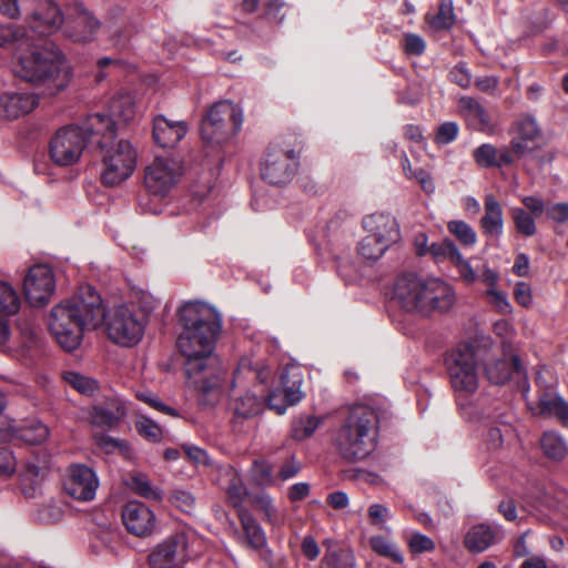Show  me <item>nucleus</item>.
<instances>
[{"mask_svg": "<svg viewBox=\"0 0 568 568\" xmlns=\"http://www.w3.org/2000/svg\"><path fill=\"white\" fill-rule=\"evenodd\" d=\"M104 322L110 339L123 346L136 344L144 333V325L134 310L125 305L115 307L106 321L102 298L90 285L57 304L50 312L48 326L58 344L72 352L81 344L85 331L95 329Z\"/></svg>", "mask_w": 568, "mask_h": 568, "instance_id": "1", "label": "nucleus"}, {"mask_svg": "<svg viewBox=\"0 0 568 568\" xmlns=\"http://www.w3.org/2000/svg\"><path fill=\"white\" fill-rule=\"evenodd\" d=\"M63 23V13L52 0H40L28 20L31 36L29 54L18 58L16 73L32 83L43 84L59 92L71 80V69L61 50L47 37L55 33Z\"/></svg>", "mask_w": 568, "mask_h": 568, "instance_id": "2", "label": "nucleus"}, {"mask_svg": "<svg viewBox=\"0 0 568 568\" xmlns=\"http://www.w3.org/2000/svg\"><path fill=\"white\" fill-rule=\"evenodd\" d=\"M182 332L176 346L185 358L184 371L189 378H196L209 369L207 362L222 329L219 313L201 302H187L178 312Z\"/></svg>", "mask_w": 568, "mask_h": 568, "instance_id": "3", "label": "nucleus"}, {"mask_svg": "<svg viewBox=\"0 0 568 568\" xmlns=\"http://www.w3.org/2000/svg\"><path fill=\"white\" fill-rule=\"evenodd\" d=\"M392 300L406 312L428 315L434 311H449L455 295L453 288L438 278H424L414 272H406L396 277Z\"/></svg>", "mask_w": 568, "mask_h": 568, "instance_id": "4", "label": "nucleus"}, {"mask_svg": "<svg viewBox=\"0 0 568 568\" xmlns=\"http://www.w3.org/2000/svg\"><path fill=\"white\" fill-rule=\"evenodd\" d=\"M113 122L100 114H89L81 125L70 124L60 128L49 143V155L59 166H70L78 162L84 148L95 143L102 130L106 139L113 136Z\"/></svg>", "mask_w": 568, "mask_h": 568, "instance_id": "5", "label": "nucleus"}, {"mask_svg": "<svg viewBox=\"0 0 568 568\" xmlns=\"http://www.w3.org/2000/svg\"><path fill=\"white\" fill-rule=\"evenodd\" d=\"M377 424L378 417L372 407L364 404L352 406L334 438L341 457L346 462L366 458L375 448Z\"/></svg>", "mask_w": 568, "mask_h": 568, "instance_id": "6", "label": "nucleus"}, {"mask_svg": "<svg viewBox=\"0 0 568 568\" xmlns=\"http://www.w3.org/2000/svg\"><path fill=\"white\" fill-rule=\"evenodd\" d=\"M242 111L230 101L214 103L201 121L200 133L206 148H221L241 130Z\"/></svg>", "mask_w": 568, "mask_h": 568, "instance_id": "7", "label": "nucleus"}, {"mask_svg": "<svg viewBox=\"0 0 568 568\" xmlns=\"http://www.w3.org/2000/svg\"><path fill=\"white\" fill-rule=\"evenodd\" d=\"M115 138L106 139L102 131L95 144L102 153L103 171L101 181L106 186H114L129 179L136 164V152L126 140L114 144Z\"/></svg>", "mask_w": 568, "mask_h": 568, "instance_id": "8", "label": "nucleus"}, {"mask_svg": "<svg viewBox=\"0 0 568 568\" xmlns=\"http://www.w3.org/2000/svg\"><path fill=\"white\" fill-rule=\"evenodd\" d=\"M449 382L455 392L471 394L478 387L475 351L469 343H460L447 352L444 359Z\"/></svg>", "mask_w": 568, "mask_h": 568, "instance_id": "9", "label": "nucleus"}, {"mask_svg": "<svg viewBox=\"0 0 568 568\" xmlns=\"http://www.w3.org/2000/svg\"><path fill=\"white\" fill-rule=\"evenodd\" d=\"M298 166V152L271 144L261 164V178L271 185L283 186L294 179Z\"/></svg>", "mask_w": 568, "mask_h": 568, "instance_id": "10", "label": "nucleus"}, {"mask_svg": "<svg viewBox=\"0 0 568 568\" xmlns=\"http://www.w3.org/2000/svg\"><path fill=\"white\" fill-rule=\"evenodd\" d=\"M303 379V372L300 367L285 366L280 375V387L271 390L266 396L268 408L282 415L288 406L301 402L304 397V393L301 390Z\"/></svg>", "mask_w": 568, "mask_h": 568, "instance_id": "11", "label": "nucleus"}, {"mask_svg": "<svg viewBox=\"0 0 568 568\" xmlns=\"http://www.w3.org/2000/svg\"><path fill=\"white\" fill-rule=\"evenodd\" d=\"M55 290L53 271L45 264L31 266L23 278V293L32 307L45 306Z\"/></svg>", "mask_w": 568, "mask_h": 568, "instance_id": "12", "label": "nucleus"}, {"mask_svg": "<svg viewBox=\"0 0 568 568\" xmlns=\"http://www.w3.org/2000/svg\"><path fill=\"white\" fill-rule=\"evenodd\" d=\"M181 175V168L176 161L166 158H156L145 169L144 186L153 195L165 196Z\"/></svg>", "mask_w": 568, "mask_h": 568, "instance_id": "13", "label": "nucleus"}, {"mask_svg": "<svg viewBox=\"0 0 568 568\" xmlns=\"http://www.w3.org/2000/svg\"><path fill=\"white\" fill-rule=\"evenodd\" d=\"M99 487V478L94 470L83 464H72L68 467L63 480L67 495L78 501L94 499Z\"/></svg>", "mask_w": 568, "mask_h": 568, "instance_id": "14", "label": "nucleus"}, {"mask_svg": "<svg viewBox=\"0 0 568 568\" xmlns=\"http://www.w3.org/2000/svg\"><path fill=\"white\" fill-rule=\"evenodd\" d=\"M122 521L130 534L145 537L154 529L155 515L145 504L130 500L123 507Z\"/></svg>", "mask_w": 568, "mask_h": 568, "instance_id": "15", "label": "nucleus"}, {"mask_svg": "<svg viewBox=\"0 0 568 568\" xmlns=\"http://www.w3.org/2000/svg\"><path fill=\"white\" fill-rule=\"evenodd\" d=\"M485 374L488 381L495 385L506 384L514 375L523 376L525 378L523 394L525 395L529 390L523 364L517 355H514L510 359L497 358L486 363Z\"/></svg>", "mask_w": 568, "mask_h": 568, "instance_id": "16", "label": "nucleus"}, {"mask_svg": "<svg viewBox=\"0 0 568 568\" xmlns=\"http://www.w3.org/2000/svg\"><path fill=\"white\" fill-rule=\"evenodd\" d=\"M39 103L38 97L31 92H4L0 95V116L16 120L30 113Z\"/></svg>", "mask_w": 568, "mask_h": 568, "instance_id": "17", "label": "nucleus"}, {"mask_svg": "<svg viewBox=\"0 0 568 568\" xmlns=\"http://www.w3.org/2000/svg\"><path fill=\"white\" fill-rule=\"evenodd\" d=\"M186 132L187 125L183 121H171L162 114L153 119L152 136L154 143L160 148H174Z\"/></svg>", "mask_w": 568, "mask_h": 568, "instance_id": "18", "label": "nucleus"}, {"mask_svg": "<svg viewBox=\"0 0 568 568\" xmlns=\"http://www.w3.org/2000/svg\"><path fill=\"white\" fill-rule=\"evenodd\" d=\"M363 227L367 235L377 237L378 241L388 245L396 243L399 237V227L396 219L388 213H374L363 219Z\"/></svg>", "mask_w": 568, "mask_h": 568, "instance_id": "19", "label": "nucleus"}, {"mask_svg": "<svg viewBox=\"0 0 568 568\" xmlns=\"http://www.w3.org/2000/svg\"><path fill=\"white\" fill-rule=\"evenodd\" d=\"M536 415L556 417L562 426H568V403L561 395L549 389L539 393Z\"/></svg>", "mask_w": 568, "mask_h": 568, "instance_id": "20", "label": "nucleus"}, {"mask_svg": "<svg viewBox=\"0 0 568 568\" xmlns=\"http://www.w3.org/2000/svg\"><path fill=\"white\" fill-rule=\"evenodd\" d=\"M184 549V536H171L152 550L149 555V564L152 568H168L174 562L176 554Z\"/></svg>", "mask_w": 568, "mask_h": 568, "instance_id": "21", "label": "nucleus"}, {"mask_svg": "<svg viewBox=\"0 0 568 568\" xmlns=\"http://www.w3.org/2000/svg\"><path fill=\"white\" fill-rule=\"evenodd\" d=\"M239 519L242 527V534L237 532L241 545L252 550L265 546V531L252 514L246 509H240Z\"/></svg>", "mask_w": 568, "mask_h": 568, "instance_id": "22", "label": "nucleus"}, {"mask_svg": "<svg viewBox=\"0 0 568 568\" xmlns=\"http://www.w3.org/2000/svg\"><path fill=\"white\" fill-rule=\"evenodd\" d=\"M473 158L481 168H503L515 161L508 146L497 149L490 143H483L476 148L473 151Z\"/></svg>", "mask_w": 568, "mask_h": 568, "instance_id": "23", "label": "nucleus"}, {"mask_svg": "<svg viewBox=\"0 0 568 568\" xmlns=\"http://www.w3.org/2000/svg\"><path fill=\"white\" fill-rule=\"evenodd\" d=\"M100 22L87 10L78 13L71 24L67 26L65 33L74 42H89L93 39Z\"/></svg>", "mask_w": 568, "mask_h": 568, "instance_id": "24", "label": "nucleus"}, {"mask_svg": "<svg viewBox=\"0 0 568 568\" xmlns=\"http://www.w3.org/2000/svg\"><path fill=\"white\" fill-rule=\"evenodd\" d=\"M113 122V136L116 138V121L129 123L135 115V104L130 94H116L109 102V113H99Z\"/></svg>", "mask_w": 568, "mask_h": 568, "instance_id": "25", "label": "nucleus"}, {"mask_svg": "<svg viewBox=\"0 0 568 568\" xmlns=\"http://www.w3.org/2000/svg\"><path fill=\"white\" fill-rule=\"evenodd\" d=\"M485 213L480 219V227L487 236H499L504 230L503 207L494 195H487L484 202Z\"/></svg>", "mask_w": 568, "mask_h": 568, "instance_id": "26", "label": "nucleus"}, {"mask_svg": "<svg viewBox=\"0 0 568 568\" xmlns=\"http://www.w3.org/2000/svg\"><path fill=\"white\" fill-rule=\"evenodd\" d=\"M272 376V369L261 364L260 362L253 363L248 357L240 359L239 365L233 375L234 384H240L243 381L251 383L266 384Z\"/></svg>", "mask_w": 568, "mask_h": 568, "instance_id": "27", "label": "nucleus"}, {"mask_svg": "<svg viewBox=\"0 0 568 568\" xmlns=\"http://www.w3.org/2000/svg\"><path fill=\"white\" fill-rule=\"evenodd\" d=\"M326 551L321 560V568H355L354 551L337 542L325 541Z\"/></svg>", "mask_w": 568, "mask_h": 568, "instance_id": "28", "label": "nucleus"}, {"mask_svg": "<svg viewBox=\"0 0 568 568\" xmlns=\"http://www.w3.org/2000/svg\"><path fill=\"white\" fill-rule=\"evenodd\" d=\"M496 534L488 524L474 525L465 535L464 546L470 552H483L495 542Z\"/></svg>", "mask_w": 568, "mask_h": 568, "instance_id": "29", "label": "nucleus"}, {"mask_svg": "<svg viewBox=\"0 0 568 568\" xmlns=\"http://www.w3.org/2000/svg\"><path fill=\"white\" fill-rule=\"evenodd\" d=\"M266 399L260 398L255 394H246L234 399L232 409L236 420L250 419L258 415L263 409Z\"/></svg>", "mask_w": 568, "mask_h": 568, "instance_id": "30", "label": "nucleus"}, {"mask_svg": "<svg viewBox=\"0 0 568 568\" xmlns=\"http://www.w3.org/2000/svg\"><path fill=\"white\" fill-rule=\"evenodd\" d=\"M540 448L544 455L554 462H561L568 454L565 438L554 430L545 432L540 438Z\"/></svg>", "mask_w": 568, "mask_h": 568, "instance_id": "31", "label": "nucleus"}, {"mask_svg": "<svg viewBox=\"0 0 568 568\" xmlns=\"http://www.w3.org/2000/svg\"><path fill=\"white\" fill-rule=\"evenodd\" d=\"M462 104L467 121L475 130L483 132L490 126V118L483 104L473 98H463Z\"/></svg>", "mask_w": 568, "mask_h": 568, "instance_id": "32", "label": "nucleus"}, {"mask_svg": "<svg viewBox=\"0 0 568 568\" xmlns=\"http://www.w3.org/2000/svg\"><path fill=\"white\" fill-rule=\"evenodd\" d=\"M48 435L49 428L38 420L27 422L14 430L16 438L28 445H40L47 439Z\"/></svg>", "mask_w": 568, "mask_h": 568, "instance_id": "33", "label": "nucleus"}, {"mask_svg": "<svg viewBox=\"0 0 568 568\" xmlns=\"http://www.w3.org/2000/svg\"><path fill=\"white\" fill-rule=\"evenodd\" d=\"M426 20L436 31L449 30L455 24L453 0H439L437 13L427 14Z\"/></svg>", "mask_w": 568, "mask_h": 568, "instance_id": "34", "label": "nucleus"}, {"mask_svg": "<svg viewBox=\"0 0 568 568\" xmlns=\"http://www.w3.org/2000/svg\"><path fill=\"white\" fill-rule=\"evenodd\" d=\"M123 415L124 412L120 405L114 408L98 405L92 408L91 419L97 426L111 428L120 422Z\"/></svg>", "mask_w": 568, "mask_h": 568, "instance_id": "35", "label": "nucleus"}, {"mask_svg": "<svg viewBox=\"0 0 568 568\" xmlns=\"http://www.w3.org/2000/svg\"><path fill=\"white\" fill-rule=\"evenodd\" d=\"M129 487L134 494L142 498L155 501H160L162 499V491L151 485V481L145 474L136 473L132 475Z\"/></svg>", "mask_w": 568, "mask_h": 568, "instance_id": "36", "label": "nucleus"}, {"mask_svg": "<svg viewBox=\"0 0 568 568\" xmlns=\"http://www.w3.org/2000/svg\"><path fill=\"white\" fill-rule=\"evenodd\" d=\"M316 416L302 415L292 420L291 434L296 440H304L311 437L321 424Z\"/></svg>", "mask_w": 568, "mask_h": 568, "instance_id": "37", "label": "nucleus"}, {"mask_svg": "<svg viewBox=\"0 0 568 568\" xmlns=\"http://www.w3.org/2000/svg\"><path fill=\"white\" fill-rule=\"evenodd\" d=\"M30 43L31 36L26 28L12 23L0 26V47L18 44L21 48L23 44L29 47Z\"/></svg>", "mask_w": 568, "mask_h": 568, "instance_id": "38", "label": "nucleus"}, {"mask_svg": "<svg viewBox=\"0 0 568 568\" xmlns=\"http://www.w3.org/2000/svg\"><path fill=\"white\" fill-rule=\"evenodd\" d=\"M369 546L377 555L390 558L396 564H403L404 561V557L397 546L384 536H372L369 538Z\"/></svg>", "mask_w": 568, "mask_h": 568, "instance_id": "39", "label": "nucleus"}, {"mask_svg": "<svg viewBox=\"0 0 568 568\" xmlns=\"http://www.w3.org/2000/svg\"><path fill=\"white\" fill-rule=\"evenodd\" d=\"M136 433L150 443H160L163 437L162 428L148 416H138L134 423Z\"/></svg>", "mask_w": 568, "mask_h": 568, "instance_id": "40", "label": "nucleus"}, {"mask_svg": "<svg viewBox=\"0 0 568 568\" xmlns=\"http://www.w3.org/2000/svg\"><path fill=\"white\" fill-rule=\"evenodd\" d=\"M511 217L516 231L527 237L534 236L537 233V226L535 223V216L530 215L523 207H513Z\"/></svg>", "mask_w": 568, "mask_h": 568, "instance_id": "41", "label": "nucleus"}, {"mask_svg": "<svg viewBox=\"0 0 568 568\" xmlns=\"http://www.w3.org/2000/svg\"><path fill=\"white\" fill-rule=\"evenodd\" d=\"M246 496H247L246 486L244 485L243 480L241 479V477L237 474H233V476L229 483L227 489H226V497H227L229 505L232 506L233 508H235L236 511L239 513L240 509H244L243 503H244Z\"/></svg>", "mask_w": 568, "mask_h": 568, "instance_id": "42", "label": "nucleus"}, {"mask_svg": "<svg viewBox=\"0 0 568 568\" xmlns=\"http://www.w3.org/2000/svg\"><path fill=\"white\" fill-rule=\"evenodd\" d=\"M20 298L13 287L0 281V312L3 315H13L20 308Z\"/></svg>", "mask_w": 568, "mask_h": 568, "instance_id": "43", "label": "nucleus"}, {"mask_svg": "<svg viewBox=\"0 0 568 568\" xmlns=\"http://www.w3.org/2000/svg\"><path fill=\"white\" fill-rule=\"evenodd\" d=\"M388 244L381 242L377 237L366 235L357 245V252L366 260L376 261L388 248Z\"/></svg>", "mask_w": 568, "mask_h": 568, "instance_id": "44", "label": "nucleus"}, {"mask_svg": "<svg viewBox=\"0 0 568 568\" xmlns=\"http://www.w3.org/2000/svg\"><path fill=\"white\" fill-rule=\"evenodd\" d=\"M63 379L83 395H92L98 389V384L94 379L83 376L77 372H64Z\"/></svg>", "mask_w": 568, "mask_h": 568, "instance_id": "45", "label": "nucleus"}, {"mask_svg": "<svg viewBox=\"0 0 568 568\" xmlns=\"http://www.w3.org/2000/svg\"><path fill=\"white\" fill-rule=\"evenodd\" d=\"M428 251L437 260L448 258L452 262L460 261V252L450 239L432 243Z\"/></svg>", "mask_w": 568, "mask_h": 568, "instance_id": "46", "label": "nucleus"}, {"mask_svg": "<svg viewBox=\"0 0 568 568\" xmlns=\"http://www.w3.org/2000/svg\"><path fill=\"white\" fill-rule=\"evenodd\" d=\"M448 231L464 245H474L477 240L474 229L464 221H450Z\"/></svg>", "mask_w": 568, "mask_h": 568, "instance_id": "47", "label": "nucleus"}, {"mask_svg": "<svg viewBox=\"0 0 568 568\" xmlns=\"http://www.w3.org/2000/svg\"><path fill=\"white\" fill-rule=\"evenodd\" d=\"M516 132L523 141H534L540 135L537 121L531 115H525L517 121Z\"/></svg>", "mask_w": 568, "mask_h": 568, "instance_id": "48", "label": "nucleus"}, {"mask_svg": "<svg viewBox=\"0 0 568 568\" xmlns=\"http://www.w3.org/2000/svg\"><path fill=\"white\" fill-rule=\"evenodd\" d=\"M369 524L379 529L386 528V521L390 517V510L382 504H372L367 509Z\"/></svg>", "mask_w": 568, "mask_h": 568, "instance_id": "49", "label": "nucleus"}, {"mask_svg": "<svg viewBox=\"0 0 568 568\" xmlns=\"http://www.w3.org/2000/svg\"><path fill=\"white\" fill-rule=\"evenodd\" d=\"M458 132H459V126L456 122H453V121L444 122L438 126V129L436 131L435 142L437 144H443V145L449 144L457 139Z\"/></svg>", "mask_w": 568, "mask_h": 568, "instance_id": "50", "label": "nucleus"}, {"mask_svg": "<svg viewBox=\"0 0 568 568\" xmlns=\"http://www.w3.org/2000/svg\"><path fill=\"white\" fill-rule=\"evenodd\" d=\"M408 546L413 554H423L435 549V542L422 532L412 534L408 540Z\"/></svg>", "mask_w": 568, "mask_h": 568, "instance_id": "51", "label": "nucleus"}, {"mask_svg": "<svg viewBox=\"0 0 568 568\" xmlns=\"http://www.w3.org/2000/svg\"><path fill=\"white\" fill-rule=\"evenodd\" d=\"M546 217L556 224L568 222V202L548 203L546 207Z\"/></svg>", "mask_w": 568, "mask_h": 568, "instance_id": "52", "label": "nucleus"}, {"mask_svg": "<svg viewBox=\"0 0 568 568\" xmlns=\"http://www.w3.org/2000/svg\"><path fill=\"white\" fill-rule=\"evenodd\" d=\"M449 79L453 83L463 89H467L471 84V74L465 62H459L452 69Z\"/></svg>", "mask_w": 568, "mask_h": 568, "instance_id": "53", "label": "nucleus"}, {"mask_svg": "<svg viewBox=\"0 0 568 568\" xmlns=\"http://www.w3.org/2000/svg\"><path fill=\"white\" fill-rule=\"evenodd\" d=\"M197 389L202 396H214L209 400L211 404L217 399L219 396V379L213 377L212 374L205 375L202 379H195Z\"/></svg>", "mask_w": 568, "mask_h": 568, "instance_id": "54", "label": "nucleus"}, {"mask_svg": "<svg viewBox=\"0 0 568 568\" xmlns=\"http://www.w3.org/2000/svg\"><path fill=\"white\" fill-rule=\"evenodd\" d=\"M272 466L265 460H254L253 477L258 485H270L273 483Z\"/></svg>", "mask_w": 568, "mask_h": 568, "instance_id": "55", "label": "nucleus"}, {"mask_svg": "<svg viewBox=\"0 0 568 568\" xmlns=\"http://www.w3.org/2000/svg\"><path fill=\"white\" fill-rule=\"evenodd\" d=\"M425 49L426 43L420 36L408 33L404 37V50L408 55H422Z\"/></svg>", "mask_w": 568, "mask_h": 568, "instance_id": "56", "label": "nucleus"}, {"mask_svg": "<svg viewBox=\"0 0 568 568\" xmlns=\"http://www.w3.org/2000/svg\"><path fill=\"white\" fill-rule=\"evenodd\" d=\"M171 503L184 513H190L194 506V497L186 490H174L170 497Z\"/></svg>", "mask_w": 568, "mask_h": 568, "instance_id": "57", "label": "nucleus"}, {"mask_svg": "<svg viewBox=\"0 0 568 568\" xmlns=\"http://www.w3.org/2000/svg\"><path fill=\"white\" fill-rule=\"evenodd\" d=\"M302 470V464L298 462L294 456H292L290 459L284 462L282 466L280 467V470L277 473V477L286 481L288 479L294 478L298 475V473Z\"/></svg>", "mask_w": 568, "mask_h": 568, "instance_id": "58", "label": "nucleus"}, {"mask_svg": "<svg viewBox=\"0 0 568 568\" xmlns=\"http://www.w3.org/2000/svg\"><path fill=\"white\" fill-rule=\"evenodd\" d=\"M521 203L524 204L525 210L535 217H539L542 213L546 214L547 204H545L541 197L534 195L524 196L521 199Z\"/></svg>", "mask_w": 568, "mask_h": 568, "instance_id": "59", "label": "nucleus"}, {"mask_svg": "<svg viewBox=\"0 0 568 568\" xmlns=\"http://www.w3.org/2000/svg\"><path fill=\"white\" fill-rule=\"evenodd\" d=\"M284 7L285 3L282 0H268L265 3L263 16L276 23H281L284 20V14L282 13Z\"/></svg>", "mask_w": 568, "mask_h": 568, "instance_id": "60", "label": "nucleus"}, {"mask_svg": "<svg viewBox=\"0 0 568 568\" xmlns=\"http://www.w3.org/2000/svg\"><path fill=\"white\" fill-rule=\"evenodd\" d=\"M487 296L490 298V303L497 308V311L501 313H509L511 311V306L506 297V295L495 287H488Z\"/></svg>", "mask_w": 568, "mask_h": 568, "instance_id": "61", "label": "nucleus"}, {"mask_svg": "<svg viewBox=\"0 0 568 568\" xmlns=\"http://www.w3.org/2000/svg\"><path fill=\"white\" fill-rule=\"evenodd\" d=\"M515 301L523 307H529L532 302L531 288L525 282H518L514 288Z\"/></svg>", "mask_w": 568, "mask_h": 568, "instance_id": "62", "label": "nucleus"}, {"mask_svg": "<svg viewBox=\"0 0 568 568\" xmlns=\"http://www.w3.org/2000/svg\"><path fill=\"white\" fill-rule=\"evenodd\" d=\"M16 470V458L8 447H0V475H11Z\"/></svg>", "mask_w": 568, "mask_h": 568, "instance_id": "63", "label": "nucleus"}, {"mask_svg": "<svg viewBox=\"0 0 568 568\" xmlns=\"http://www.w3.org/2000/svg\"><path fill=\"white\" fill-rule=\"evenodd\" d=\"M97 538L106 548H113V545L119 541L120 532L116 528L102 527L97 532Z\"/></svg>", "mask_w": 568, "mask_h": 568, "instance_id": "64", "label": "nucleus"}]
</instances>
